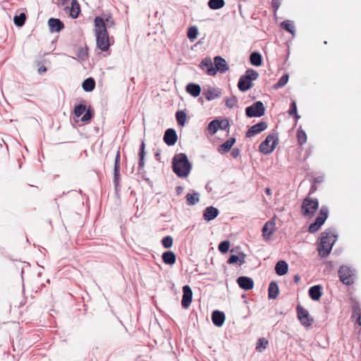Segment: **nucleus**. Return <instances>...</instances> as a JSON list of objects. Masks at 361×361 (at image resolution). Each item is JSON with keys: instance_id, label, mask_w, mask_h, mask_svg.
I'll return each mask as SVG.
<instances>
[{"instance_id": "393cba45", "label": "nucleus", "mask_w": 361, "mask_h": 361, "mask_svg": "<svg viewBox=\"0 0 361 361\" xmlns=\"http://www.w3.org/2000/svg\"><path fill=\"white\" fill-rule=\"evenodd\" d=\"M139 156V162H138V171H141V170L143 169L145 166V144L144 141H142L140 147V152L138 154Z\"/></svg>"}, {"instance_id": "aec40b11", "label": "nucleus", "mask_w": 361, "mask_h": 361, "mask_svg": "<svg viewBox=\"0 0 361 361\" xmlns=\"http://www.w3.org/2000/svg\"><path fill=\"white\" fill-rule=\"evenodd\" d=\"M185 90L191 96L197 97L201 93V87L197 83L190 82L186 85Z\"/></svg>"}, {"instance_id": "49530a36", "label": "nucleus", "mask_w": 361, "mask_h": 361, "mask_svg": "<svg viewBox=\"0 0 361 361\" xmlns=\"http://www.w3.org/2000/svg\"><path fill=\"white\" fill-rule=\"evenodd\" d=\"M219 250L222 254H226L228 252L230 248V242L228 240H224L221 241L219 245Z\"/></svg>"}, {"instance_id": "412c9836", "label": "nucleus", "mask_w": 361, "mask_h": 361, "mask_svg": "<svg viewBox=\"0 0 361 361\" xmlns=\"http://www.w3.org/2000/svg\"><path fill=\"white\" fill-rule=\"evenodd\" d=\"M322 288L320 285H315L310 288L308 290L309 296L312 300H319L322 296Z\"/></svg>"}, {"instance_id": "4c0bfd02", "label": "nucleus", "mask_w": 361, "mask_h": 361, "mask_svg": "<svg viewBox=\"0 0 361 361\" xmlns=\"http://www.w3.org/2000/svg\"><path fill=\"white\" fill-rule=\"evenodd\" d=\"M288 74L286 73L282 75V77L279 79V80L272 86L273 89H279L283 87L288 81Z\"/></svg>"}, {"instance_id": "603ef678", "label": "nucleus", "mask_w": 361, "mask_h": 361, "mask_svg": "<svg viewBox=\"0 0 361 361\" xmlns=\"http://www.w3.org/2000/svg\"><path fill=\"white\" fill-rule=\"evenodd\" d=\"M120 169H121V154H120V151L118 150L117 153H116V157H115V160H114V171H120Z\"/></svg>"}, {"instance_id": "4468645a", "label": "nucleus", "mask_w": 361, "mask_h": 361, "mask_svg": "<svg viewBox=\"0 0 361 361\" xmlns=\"http://www.w3.org/2000/svg\"><path fill=\"white\" fill-rule=\"evenodd\" d=\"M226 316L224 312L214 310L212 313V321L214 326L221 327L224 324Z\"/></svg>"}, {"instance_id": "58836bf2", "label": "nucleus", "mask_w": 361, "mask_h": 361, "mask_svg": "<svg viewBox=\"0 0 361 361\" xmlns=\"http://www.w3.org/2000/svg\"><path fill=\"white\" fill-rule=\"evenodd\" d=\"M103 20L104 26L106 27V30H107V28L111 27L114 26L115 23L112 18V16L110 14L104 15V17H101Z\"/></svg>"}, {"instance_id": "473e14b6", "label": "nucleus", "mask_w": 361, "mask_h": 361, "mask_svg": "<svg viewBox=\"0 0 361 361\" xmlns=\"http://www.w3.org/2000/svg\"><path fill=\"white\" fill-rule=\"evenodd\" d=\"M281 27L293 35H295V26L293 21L289 20H284L281 23Z\"/></svg>"}, {"instance_id": "bb28decb", "label": "nucleus", "mask_w": 361, "mask_h": 361, "mask_svg": "<svg viewBox=\"0 0 361 361\" xmlns=\"http://www.w3.org/2000/svg\"><path fill=\"white\" fill-rule=\"evenodd\" d=\"M70 16L73 18H77L80 12V5L77 0H72L70 8Z\"/></svg>"}, {"instance_id": "f8f14e48", "label": "nucleus", "mask_w": 361, "mask_h": 361, "mask_svg": "<svg viewBox=\"0 0 361 361\" xmlns=\"http://www.w3.org/2000/svg\"><path fill=\"white\" fill-rule=\"evenodd\" d=\"M267 123L264 121H260L252 126L246 132L247 137H252L257 134L260 133L267 128Z\"/></svg>"}, {"instance_id": "dca6fc26", "label": "nucleus", "mask_w": 361, "mask_h": 361, "mask_svg": "<svg viewBox=\"0 0 361 361\" xmlns=\"http://www.w3.org/2000/svg\"><path fill=\"white\" fill-rule=\"evenodd\" d=\"M237 283L240 288L245 290H250L254 287L253 280L247 276H239Z\"/></svg>"}, {"instance_id": "37998d69", "label": "nucleus", "mask_w": 361, "mask_h": 361, "mask_svg": "<svg viewBox=\"0 0 361 361\" xmlns=\"http://www.w3.org/2000/svg\"><path fill=\"white\" fill-rule=\"evenodd\" d=\"M298 142L300 145H304L307 142V135L305 132L299 129L297 133Z\"/></svg>"}, {"instance_id": "79ce46f5", "label": "nucleus", "mask_w": 361, "mask_h": 361, "mask_svg": "<svg viewBox=\"0 0 361 361\" xmlns=\"http://www.w3.org/2000/svg\"><path fill=\"white\" fill-rule=\"evenodd\" d=\"M86 111V105L83 103H80L75 106L74 114L76 117H80L83 115Z\"/></svg>"}, {"instance_id": "8fccbe9b", "label": "nucleus", "mask_w": 361, "mask_h": 361, "mask_svg": "<svg viewBox=\"0 0 361 361\" xmlns=\"http://www.w3.org/2000/svg\"><path fill=\"white\" fill-rule=\"evenodd\" d=\"M173 238L171 235H166L161 240V244L165 248H170L173 245Z\"/></svg>"}, {"instance_id": "39448f33", "label": "nucleus", "mask_w": 361, "mask_h": 361, "mask_svg": "<svg viewBox=\"0 0 361 361\" xmlns=\"http://www.w3.org/2000/svg\"><path fill=\"white\" fill-rule=\"evenodd\" d=\"M319 208V202L317 199L306 197L302 202L301 214L305 217L312 216Z\"/></svg>"}, {"instance_id": "2f4dec72", "label": "nucleus", "mask_w": 361, "mask_h": 361, "mask_svg": "<svg viewBox=\"0 0 361 361\" xmlns=\"http://www.w3.org/2000/svg\"><path fill=\"white\" fill-rule=\"evenodd\" d=\"M219 128H221L220 121H219L218 119H214L209 122V123L208 124L207 130L209 131L210 135H213L217 132Z\"/></svg>"}, {"instance_id": "a878e982", "label": "nucleus", "mask_w": 361, "mask_h": 361, "mask_svg": "<svg viewBox=\"0 0 361 361\" xmlns=\"http://www.w3.org/2000/svg\"><path fill=\"white\" fill-rule=\"evenodd\" d=\"M271 142V134H269L265 140L261 142L259 147V150L260 152L268 154L271 153V147H269V142Z\"/></svg>"}, {"instance_id": "423d86ee", "label": "nucleus", "mask_w": 361, "mask_h": 361, "mask_svg": "<svg viewBox=\"0 0 361 361\" xmlns=\"http://www.w3.org/2000/svg\"><path fill=\"white\" fill-rule=\"evenodd\" d=\"M329 216V209L326 206H322L319 210L318 216L314 222L312 223L308 228V231L311 233L317 232L319 228L324 224Z\"/></svg>"}, {"instance_id": "9b49d317", "label": "nucleus", "mask_w": 361, "mask_h": 361, "mask_svg": "<svg viewBox=\"0 0 361 361\" xmlns=\"http://www.w3.org/2000/svg\"><path fill=\"white\" fill-rule=\"evenodd\" d=\"M183 298L181 300V305L183 308H188L192 300V291L188 285H185L183 287Z\"/></svg>"}, {"instance_id": "0e129e2a", "label": "nucleus", "mask_w": 361, "mask_h": 361, "mask_svg": "<svg viewBox=\"0 0 361 361\" xmlns=\"http://www.w3.org/2000/svg\"><path fill=\"white\" fill-rule=\"evenodd\" d=\"M271 283H270L268 285V288H267V296H268L269 299H271Z\"/></svg>"}, {"instance_id": "774afa93", "label": "nucleus", "mask_w": 361, "mask_h": 361, "mask_svg": "<svg viewBox=\"0 0 361 361\" xmlns=\"http://www.w3.org/2000/svg\"><path fill=\"white\" fill-rule=\"evenodd\" d=\"M265 191L267 195H271V188H267Z\"/></svg>"}, {"instance_id": "09e8293b", "label": "nucleus", "mask_w": 361, "mask_h": 361, "mask_svg": "<svg viewBox=\"0 0 361 361\" xmlns=\"http://www.w3.org/2000/svg\"><path fill=\"white\" fill-rule=\"evenodd\" d=\"M237 103L238 99L236 98L235 96H232L231 97L226 98L225 100V104L229 109L235 107Z\"/></svg>"}, {"instance_id": "3c124183", "label": "nucleus", "mask_w": 361, "mask_h": 361, "mask_svg": "<svg viewBox=\"0 0 361 361\" xmlns=\"http://www.w3.org/2000/svg\"><path fill=\"white\" fill-rule=\"evenodd\" d=\"M94 113L93 111L90 109H86L85 111V114H83V116L81 118V121L82 122H87L89 121L93 116Z\"/></svg>"}, {"instance_id": "ddd939ff", "label": "nucleus", "mask_w": 361, "mask_h": 361, "mask_svg": "<svg viewBox=\"0 0 361 361\" xmlns=\"http://www.w3.org/2000/svg\"><path fill=\"white\" fill-rule=\"evenodd\" d=\"M177 134L174 129L168 128L164 135L163 140L168 146H173L177 141Z\"/></svg>"}, {"instance_id": "72a5a7b5", "label": "nucleus", "mask_w": 361, "mask_h": 361, "mask_svg": "<svg viewBox=\"0 0 361 361\" xmlns=\"http://www.w3.org/2000/svg\"><path fill=\"white\" fill-rule=\"evenodd\" d=\"M225 5L224 0H209L208 6L210 9L218 10L223 8Z\"/></svg>"}, {"instance_id": "338daca9", "label": "nucleus", "mask_w": 361, "mask_h": 361, "mask_svg": "<svg viewBox=\"0 0 361 361\" xmlns=\"http://www.w3.org/2000/svg\"><path fill=\"white\" fill-rule=\"evenodd\" d=\"M60 1V4L61 5H65L70 0H59Z\"/></svg>"}, {"instance_id": "f257e3e1", "label": "nucleus", "mask_w": 361, "mask_h": 361, "mask_svg": "<svg viewBox=\"0 0 361 361\" xmlns=\"http://www.w3.org/2000/svg\"><path fill=\"white\" fill-rule=\"evenodd\" d=\"M94 32L97 47L104 52L107 51L112 43L111 42L109 32L106 30L103 20L100 16H97L94 18Z\"/></svg>"}, {"instance_id": "69168bd1", "label": "nucleus", "mask_w": 361, "mask_h": 361, "mask_svg": "<svg viewBox=\"0 0 361 361\" xmlns=\"http://www.w3.org/2000/svg\"><path fill=\"white\" fill-rule=\"evenodd\" d=\"M294 279V282L295 283H298V282L300 281V277L299 275L296 274V275L294 276V279Z\"/></svg>"}, {"instance_id": "2eb2a0df", "label": "nucleus", "mask_w": 361, "mask_h": 361, "mask_svg": "<svg viewBox=\"0 0 361 361\" xmlns=\"http://www.w3.org/2000/svg\"><path fill=\"white\" fill-rule=\"evenodd\" d=\"M48 25L51 32H59L64 27L63 22L60 19L54 18L49 19Z\"/></svg>"}, {"instance_id": "20e7f679", "label": "nucleus", "mask_w": 361, "mask_h": 361, "mask_svg": "<svg viewBox=\"0 0 361 361\" xmlns=\"http://www.w3.org/2000/svg\"><path fill=\"white\" fill-rule=\"evenodd\" d=\"M258 73L252 68L246 70L244 75H241L238 82V87L241 92H246L252 86V81L258 78Z\"/></svg>"}, {"instance_id": "4be33fe9", "label": "nucleus", "mask_w": 361, "mask_h": 361, "mask_svg": "<svg viewBox=\"0 0 361 361\" xmlns=\"http://www.w3.org/2000/svg\"><path fill=\"white\" fill-rule=\"evenodd\" d=\"M235 142V137H230L228 139L226 142H224L223 144L220 145L218 147V152L221 154H224L231 150L232 147Z\"/></svg>"}, {"instance_id": "e433bc0d", "label": "nucleus", "mask_w": 361, "mask_h": 361, "mask_svg": "<svg viewBox=\"0 0 361 361\" xmlns=\"http://www.w3.org/2000/svg\"><path fill=\"white\" fill-rule=\"evenodd\" d=\"M271 219L268 220L262 228L263 236L266 240L271 238Z\"/></svg>"}, {"instance_id": "bf43d9fd", "label": "nucleus", "mask_w": 361, "mask_h": 361, "mask_svg": "<svg viewBox=\"0 0 361 361\" xmlns=\"http://www.w3.org/2000/svg\"><path fill=\"white\" fill-rule=\"evenodd\" d=\"M240 154V150L238 148H234L231 151V156L233 158H237Z\"/></svg>"}, {"instance_id": "864d4df0", "label": "nucleus", "mask_w": 361, "mask_h": 361, "mask_svg": "<svg viewBox=\"0 0 361 361\" xmlns=\"http://www.w3.org/2000/svg\"><path fill=\"white\" fill-rule=\"evenodd\" d=\"M353 316H357V318L359 316H361V307L358 302H356L353 306Z\"/></svg>"}, {"instance_id": "c03bdc74", "label": "nucleus", "mask_w": 361, "mask_h": 361, "mask_svg": "<svg viewBox=\"0 0 361 361\" xmlns=\"http://www.w3.org/2000/svg\"><path fill=\"white\" fill-rule=\"evenodd\" d=\"M289 115L293 116L295 120H298L300 118V116L297 112V106L295 102L293 101L290 103V109H289Z\"/></svg>"}, {"instance_id": "680f3d73", "label": "nucleus", "mask_w": 361, "mask_h": 361, "mask_svg": "<svg viewBox=\"0 0 361 361\" xmlns=\"http://www.w3.org/2000/svg\"><path fill=\"white\" fill-rule=\"evenodd\" d=\"M47 68L44 66H42L38 68L39 74H42L47 71Z\"/></svg>"}, {"instance_id": "ea45409f", "label": "nucleus", "mask_w": 361, "mask_h": 361, "mask_svg": "<svg viewBox=\"0 0 361 361\" xmlns=\"http://www.w3.org/2000/svg\"><path fill=\"white\" fill-rule=\"evenodd\" d=\"M25 20H26L25 14L20 13V15H17V16H14L13 22L16 26L21 27L25 24Z\"/></svg>"}, {"instance_id": "a18cd8bd", "label": "nucleus", "mask_w": 361, "mask_h": 361, "mask_svg": "<svg viewBox=\"0 0 361 361\" xmlns=\"http://www.w3.org/2000/svg\"><path fill=\"white\" fill-rule=\"evenodd\" d=\"M198 35V30L195 26L189 27L188 30V37L190 41H194Z\"/></svg>"}, {"instance_id": "4d7b16f0", "label": "nucleus", "mask_w": 361, "mask_h": 361, "mask_svg": "<svg viewBox=\"0 0 361 361\" xmlns=\"http://www.w3.org/2000/svg\"><path fill=\"white\" fill-rule=\"evenodd\" d=\"M281 5V0H272V8L276 11Z\"/></svg>"}, {"instance_id": "f03ea898", "label": "nucleus", "mask_w": 361, "mask_h": 361, "mask_svg": "<svg viewBox=\"0 0 361 361\" xmlns=\"http://www.w3.org/2000/svg\"><path fill=\"white\" fill-rule=\"evenodd\" d=\"M336 239L337 235L334 229L329 228L321 233L320 243L317 247L321 257H326L330 254Z\"/></svg>"}, {"instance_id": "e2e57ef3", "label": "nucleus", "mask_w": 361, "mask_h": 361, "mask_svg": "<svg viewBox=\"0 0 361 361\" xmlns=\"http://www.w3.org/2000/svg\"><path fill=\"white\" fill-rule=\"evenodd\" d=\"M317 190V187L315 185H311V188H310V192H309V194H312L313 192H314Z\"/></svg>"}, {"instance_id": "13d9d810", "label": "nucleus", "mask_w": 361, "mask_h": 361, "mask_svg": "<svg viewBox=\"0 0 361 361\" xmlns=\"http://www.w3.org/2000/svg\"><path fill=\"white\" fill-rule=\"evenodd\" d=\"M220 123L221 128H219V129L225 130L228 126V121L226 119L221 121Z\"/></svg>"}, {"instance_id": "9d476101", "label": "nucleus", "mask_w": 361, "mask_h": 361, "mask_svg": "<svg viewBox=\"0 0 361 361\" xmlns=\"http://www.w3.org/2000/svg\"><path fill=\"white\" fill-rule=\"evenodd\" d=\"M296 310L298 318L301 324L306 327L310 326L314 319L310 317L309 312L300 305H297Z\"/></svg>"}, {"instance_id": "5701e85b", "label": "nucleus", "mask_w": 361, "mask_h": 361, "mask_svg": "<svg viewBox=\"0 0 361 361\" xmlns=\"http://www.w3.org/2000/svg\"><path fill=\"white\" fill-rule=\"evenodd\" d=\"M274 269L279 276H283L288 272V264L286 261L280 260L276 264Z\"/></svg>"}, {"instance_id": "c756f323", "label": "nucleus", "mask_w": 361, "mask_h": 361, "mask_svg": "<svg viewBox=\"0 0 361 361\" xmlns=\"http://www.w3.org/2000/svg\"><path fill=\"white\" fill-rule=\"evenodd\" d=\"M250 62L252 66H259L262 62V55L257 51H253L250 55Z\"/></svg>"}, {"instance_id": "b1692460", "label": "nucleus", "mask_w": 361, "mask_h": 361, "mask_svg": "<svg viewBox=\"0 0 361 361\" xmlns=\"http://www.w3.org/2000/svg\"><path fill=\"white\" fill-rule=\"evenodd\" d=\"M163 262L168 265H173L176 263V256L172 251H166L162 254Z\"/></svg>"}, {"instance_id": "7c9ffc66", "label": "nucleus", "mask_w": 361, "mask_h": 361, "mask_svg": "<svg viewBox=\"0 0 361 361\" xmlns=\"http://www.w3.org/2000/svg\"><path fill=\"white\" fill-rule=\"evenodd\" d=\"M95 81L92 78H88L82 83V87L85 92H92L95 88Z\"/></svg>"}, {"instance_id": "1a4fd4ad", "label": "nucleus", "mask_w": 361, "mask_h": 361, "mask_svg": "<svg viewBox=\"0 0 361 361\" xmlns=\"http://www.w3.org/2000/svg\"><path fill=\"white\" fill-rule=\"evenodd\" d=\"M265 108L262 102L257 101L245 108V115L248 118L260 117L264 114Z\"/></svg>"}, {"instance_id": "6ab92c4d", "label": "nucleus", "mask_w": 361, "mask_h": 361, "mask_svg": "<svg viewBox=\"0 0 361 361\" xmlns=\"http://www.w3.org/2000/svg\"><path fill=\"white\" fill-rule=\"evenodd\" d=\"M221 91L218 88L209 87L203 92L204 96L208 101L214 100L221 96Z\"/></svg>"}, {"instance_id": "052dcab7", "label": "nucleus", "mask_w": 361, "mask_h": 361, "mask_svg": "<svg viewBox=\"0 0 361 361\" xmlns=\"http://www.w3.org/2000/svg\"><path fill=\"white\" fill-rule=\"evenodd\" d=\"M183 188L182 186L178 185V186L176 187V192L178 195H181L183 192Z\"/></svg>"}, {"instance_id": "6e6d98bb", "label": "nucleus", "mask_w": 361, "mask_h": 361, "mask_svg": "<svg viewBox=\"0 0 361 361\" xmlns=\"http://www.w3.org/2000/svg\"><path fill=\"white\" fill-rule=\"evenodd\" d=\"M278 143H279V139H278L277 134L272 133V152L274 150V149L276 148Z\"/></svg>"}, {"instance_id": "7ed1b4c3", "label": "nucleus", "mask_w": 361, "mask_h": 361, "mask_svg": "<svg viewBox=\"0 0 361 361\" xmlns=\"http://www.w3.org/2000/svg\"><path fill=\"white\" fill-rule=\"evenodd\" d=\"M173 171L179 178H186L190 173L192 165L184 153L176 154L172 159Z\"/></svg>"}, {"instance_id": "c85d7f7f", "label": "nucleus", "mask_w": 361, "mask_h": 361, "mask_svg": "<svg viewBox=\"0 0 361 361\" xmlns=\"http://www.w3.org/2000/svg\"><path fill=\"white\" fill-rule=\"evenodd\" d=\"M78 61L83 62L88 59V47L85 45L84 47H79L76 52Z\"/></svg>"}, {"instance_id": "de8ad7c7", "label": "nucleus", "mask_w": 361, "mask_h": 361, "mask_svg": "<svg viewBox=\"0 0 361 361\" xmlns=\"http://www.w3.org/2000/svg\"><path fill=\"white\" fill-rule=\"evenodd\" d=\"M120 179H121V174L120 171H114V185L116 191H118L120 188Z\"/></svg>"}, {"instance_id": "a211bd4d", "label": "nucleus", "mask_w": 361, "mask_h": 361, "mask_svg": "<svg viewBox=\"0 0 361 361\" xmlns=\"http://www.w3.org/2000/svg\"><path fill=\"white\" fill-rule=\"evenodd\" d=\"M245 257L246 255L242 252H240L238 255H231L227 260V263L229 264H236L241 266L245 263Z\"/></svg>"}, {"instance_id": "cd10ccee", "label": "nucleus", "mask_w": 361, "mask_h": 361, "mask_svg": "<svg viewBox=\"0 0 361 361\" xmlns=\"http://www.w3.org/2000/svg\"><path fill=\"white\" fill-rule=\"evenodd\" d=\"M186 202L188 205H195L200 202V194L197 192L192 191V193L186 195Z\"/></svg>"}, {"instance_id": "5fc2aeb1", "label": "nucleus", "mask_w": 361, "mask_h": 361, "mask_svg": "<svg viewBox=\"0 0 361 361\" xmlns=\"http://www.w3.org/2000/svg\"><path fill=\"white\" fill-rule=\"evenodd\" d=\"M279 295V287L276 282L272 281V300L276 298Z\"/></svg>"}, {"instance_id": "f704fd0d", "label": "nucleus", "mask_w": 361, "mask_h": 361, "mask_svg": "<svg viewBox=\"0 0 361 361\" xmlns=\"http://www.w3.org/2000/svg\"><path fill=\"white\" fill-rule=\"evenodd\" d=\"M186 114L183 111H178L176 113V118L179 126H183L186 122Z\"/></svg>"}, {"instance_id": "6e6552de", "label": "nucleus", "mask_w": 361, "mask_h": 361, "mask_svg": "<svg viewBox=\"0 0 361 361\" xmlns=\"http://www.w3.org/2000/svg\"><path fill=\"white\" fill-rule=\"evenodd\" d=\"M229 69L226 61L220 56H216L214 59V68L208 71V75H214L219 71L221 73H226Z\"/></svg>"}, {"instance_id": "f3484780", "label": "nucleus", "mask_w": 361, "mask_h": 361, "mask_svg": "<svg viewBox=\"0 0 361 361\" xmlns=\"http://www.w3.org/2000/svg\"><path fill=\"white\" fill-rule=\"evenodd\" d=\"M219 214L217 208L209 206L205 208L203 212V219L207 221H210L216 219Z\"/></svg>"}, {"instance_id": "a19ab883", "label": "nucleus", "mask_w": 361, "mask_h": 361, "mask_svg": "<svg viewBox=\"0 0 361 361\" xmlns=\"http://www.w3.org/2000/svg\"><path fill=\"white\" fill-rule=\"evenodd\" d=\"M269 341L264 338L258 339L256 346V350L259 352L264 350L268 345Z\"/></svg>"}, {"instance_id": "0eeeda50", "label": "nucleus", "mask_w": 361, "mask_h": 361, "mask_svg": "<svg viewBox=\"0 0 361 361\" xmlns=\"http://www.w3.org/2000/svg\"><path fill=\"white\" fill-rule=\"evenodd\" d=\"M340 281L345 285L350 286L354 283L355 274L348 266L342 265L338 271Z\"/></svg>"}, {"instance_id": "c9c22d12", "label": "nucleus", "mask_w": 361, "mask_h": 361, "mask_svg": "<svg viewBox=\"0 0 361 361\" xmlns=\"http://www.w3.org/2000/svg\"><path fill=\"white\" fill-rule=\"evenodd\" d=\"M200 68L202 70L207 68L206 72L208 74V71L210 68H214V64L212 63L211 59L205 58L200 62Z\"/></svg>"}]
</instances>
